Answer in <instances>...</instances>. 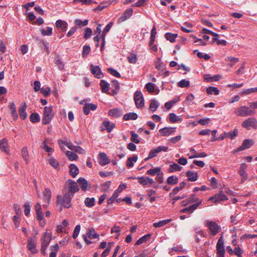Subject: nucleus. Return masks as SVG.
<instances>
[{
  "instance_id": "obj_1",
  "label": "nucleus",
  "mask_w": 257,
  "mask_h": 257,
  "mask_svg": "<svg viewBox=\"0 0 257 257\" xmlns=\"http://www.w3.org/2000/svg\"><path fill=\"white\" fill-rule=\"evenodd\" d=\"M73 196L72 194H69L66 193L63 197L61 196H57V202L61 205L59 210H62V207L65 208H69L71 206V199Z\"/></svg>"
},
{
  "instance_id": "obj_2",
  "label": "nucleus",
  "mask_w": 257,
  "mask_h": 257,
  "mask_svg": "<svg viewBox=\"0 0 257 257\" xmlns=\"http://www.w3.org/2000/svg\"><path fill=\"white\" fill-rule=\"evenodd\" d=\"M54 115L55 112L53 111L52 106L44 107L42 118L43 124L45 125L49 124L51 120L53 119Z\"/></svg>"
},
{
  "instance_id": "obj_3",
  "label": "nucleus",
  "mask_w": 257,
  "mask_h": 257,
  "mask_svg": "<svg viewBox=\"0 0 257 257\" xmlns=\"http://www.w3.org/2000/svg\"><path fill=\"white\" fill-rule=\"evenodd\" d=\"M51 240V234L49 233L46 232L43 237L41 239V251L43 255L46 254V249L48 246Z\"/></svg>"
},
{
  "instance_id": "obj_4",
  "label": "nucleus",
  "mask_w": 257,
  "mask_h": 257,
  "mask_svg": "<svg viewBox=\"0 0 257 257\" xmlns=\"http://www.w3.org/2000/svg\"><path fill=\"white\" fill-rule=\"evenodd\" d=\"M206 225L209 230L210 234L213 236L216 235L221 229L220 226L213 221L207 220Z\"/></svg>"
},
{
  "instance_id": "obj_5",
  "label": "nucleus",
  "mask_w": 257,
  "mask_h": 257,
  "mask_svg": "<svg viewBox=\"0 0 257 257\" xmlns=\"http://www.w3.org/2000/svg\"><path fill=\"white\" fill-rule=\"evenodd\" d=\"M168 149V147L166 146H159L156 148H154L152 149L149 154L148 157L144 159L145 161H147L157 156L158 154L160 152L163 151V152H167Z\"/></svg>"
},
{
  "instance_id": "obj_6",
  "label": "nucleus",
  "mask_w": 257,
  "mask_h": 257,
  "mask_svg": "<svg viewBox=\"0 0 257 257\" xmlns=\"http://www.w3.org/2000/svg\"><path fill=\"white\" fill-rule=\"evenodd\" d=\"M134 99L138 108H142L144 106V99L141 91H137L135 93Z\"/></svg>"
},
{
  "instance_id": "obj_7",
  "label": "nucleus",
  "mask_w": 257,
  "mask_h": 257,
  "mask_svg": "<svg viewBox=\"0 0 257 257\" xmlns=\"http://www.w3.org/2000/svg\"><path fill=\"white\" fill-rule=\"evenodd\" d=\"M242 125L248 130L250 129V127L257 129V121L253 117H249L242 122Z\"/></svg>"
},
{
  "instance_id": "obj_8",
  "label": "nucleus",
  "mask_w": 257,
  "mask_h": 257,
  "mask_svg": "<svg viewBox=\"0 0 257 257\" xmlns=\"http://www.w3.org/2000/svg\"><path fill=\"white\" fill-rule=\"evenodd\" d=\"M228 198L227 196L221 191H219L218 193L215 194L214 196L210 197L209 200L212 201L213 203H217L221 201H225Z\"/></svg>"
},
{
  "instance_id": "obj_9",
  "label": "nucleus",
  "mask_w": 257,
  "mask_h": 257,
  "mask_svg": "<svg viewBox=\"0 0 257 257\" xmlns=\"http://www.w3.org/2000/svg\"><path fill=\"white\" fill-rule=\"evenodd\" d=\"M235 113L238 116H246L251 115L254 113V111L246 106H243L240 107L239 109L235 112Z\"/></svg>"
},
{
  "instance_id": "obj_10",
  "label": "nucleus",
  "mask_w": 257,
  "mask_h": 257,
  "mask_svg": "<svg viewBox=\"0 0 257 257\" xmlns=\"http://www.w3.org/2000/svg\"><path fill=\"white\" fill-rule=\"evenodd\" d=\"M68 190L67 193L72 194L74 196L75 193L79 190L78 186L76 182L71 180H68Z\"/></svg>"
},
{
  "instance_id": "obj_11",
  "label": "nucleus",
  "mask_w": 257,
  "mask_h": 257,
  "mask_svg": "<svg viewBox=\"0 0 257 257\" xmlns=\"http://www.w3.org/2000/svg\"><path fill=\"white\" fill-rule=\"evenodd\" d=\"M27 247L32 253H36L38 251L36 248V241L35 238L32 237L28 238Z\"/></svg>"
},
{
  "instance_id": "obj_12",
  "label": "nucleus",
  "mask_w": 257,
  "mask_h": 257,
  "mask_svg": "<svg viewBox=\"0 0 257 257\" xmlns=\"http://www.w3.org/2000/svg\"><path fill=\"white\" fill-rule=\"evenodd\" d=\"M254 142L252 140L245 139L243 141L241 145L236 149L235 152H239L247 149H249L254 144Z\"/></svg>"
},
{
  "instance_id": "obj_13",
  "label": "nucleus",
  "mask_w": 257,
  "mask_h": 257,
  "mask_svg": "<svg viewBox=\"0 0 257 257\" xmlns=\"http://www.w3.org/2000/svg\"><path fill=\"white\" fill-rule=\"evenodd\" d=\"M98 163L102 166H104L110 162V159L104 153H100L98 154Z\"/></svg>"
},
{
  "instance_id": "obj_14",
  "label": "nucleus",
  "mask_w": 257,
  "mask_h": 257,
  "mask_svg": "<svg viewBox=\"0 0 257 257\" xmlns=\"http://www.w3.org/2000/svg\"><path fill=\"white\" fill-rule=\"evenodd\" d=\"M202 201L199 200L197 203L191 205V206L185 208L181 210V213H192L197 207L201 204Z\"/></svg>"
},
{
  "instance_id": "obj_15",
  "label": "nucleus",
  "mask_w": 257,
  "mask_h": 257,
  "mask_svg": "<svg viewBox=\"0 0 257 257\" xmlns=\"http://www.w3.org/2000/svg\"><path fill=\"white\" fill-rule=\"evenodd\" d=\"M90 71L97 78H100L103 76L100 68L98 66H94L91 65L90 66Z\"/></svg>"
},
{
  "instance_id": "obj_16",
  "label": "nucleus",
  "mask_w": 257,
  "mask_h": 257,
  "mask_svg": "<svg viewBox=\"0 0 257 257\" xmlns=\"http://www.w3.org/2000/svg\"><path fill=\"white\" fill-rule=\"evenodd\" d=\"M35 210L38 220H43L44 218V214L42 211V207L40 203H37L35 205Z\"/></svg>"
},
{
  "instance_id": "obj_17",
  "label": "nucleus",
  "mask_w": 257,
  "mask_h": 257,
  "mask_svg": "<svg viewBox=\"0 0 257 257\" xmlns=\"http://www.w3.org/2000/svg\"><path fill=\"white\" fill-rule=\"evenodd\" d=\"M137 179L139 180V183L143 186H145L148 183L152 185L155 183L154 181L149 177H140Z\"/></svg>"
},
{
  "instance_id": "obj_18",
  "label": "nucleus",
  "mask_w": 257,
  "mask_h": 257,
  "mask_svg": "<svg viewBox=\"0 0 257 257\" xmlns=\"http://www.w3.org/2000/svg\"><path fill=\"white\" fill-rule=\"evenodd\" d=\"M97 106L93 103H86L83 106V110L85 115L89 113L90 110H95L97 109Z\"/></svg>"
},
{
  "instance_id": "obj_19",
  "label": "nucleus",
  "mask_w": 257,
  "mask_h": 257,
  "mask_svg": "<svg viewBox=\"0 0 257 257\" xmlns=\"http://www.w3.org/2000/svg\"><path fill=\"white\" fill-rule=\"evenodd\" d=\"M27 108V104L25 102H24L22 106L19 109V114L20 115V117L23 119L25 120L26 119L27 117V113L26 112Z\"/></svg>"
},
{
  "instance_id": "obj_20",
  "label": "nucleus",
  "mask_w": 257,
  "mask_h": 257,
  "mask_svg": "<svg viewBox=\"0 0 257 257\" xmlns=\"http://www.w3.org/2000/svg\"><path fill=\"white\" fill-rule=\"evenodd\" d=\"M176 127H165L159 130L160 133L164 136H168L175 131Z\"/></svg>"
},
{
  "instance_id": "obj_21",
  "label": "nucleus",
  "mask_w": 257,
  "mask_h": 257,
  "mask_svg": "<svg viewBox=\"0 0 257 257\" xmlns=\"http://www.w3.org/2000/svg\"><path fill=\"white\" fill-rule=\"evenodd\" d=\"M246 165L244 163L241 164L240 166L239 174L241 177V182H243L247 179V175L246 172L245 171V169H246Z\"/></svg>"
},
{
  "instance_id": "obj_22",
  "label": "nucleus",
  "mask_w": 257,
  "mask_h": 257,
  "mask_svg": "<svg viewBox=\"0 0 257 257\" xmlns=\"http://www.w3.org/2000/svg\"><path fill=\"white\" fill-rule=\"evenodd\" d=\"M58 144L61 150H62V145L66 146L70 150L72 151H74L76 147V146L73 145V144L71 142L63 141L61 140L58 141Z\"/></svg>"
},
{
  "instance_id": "obj_23",
  "label": "nucleus",
  "mask_w": 257,
  "mask_h": 257,
  "mask_svg": "<svg viewBox=\"0 0 257 257\" xmlns=\"http://www.w3.org/2000/svg\"><path fill=\"white\" fill-rule=\"evenodd\" d=\"M108 114L112 117H118L122 115V110L118 108L110 109L108 111Z\"/></svg>"
},
{
  "instance_id": "obj_24",
  "label": "nucleus",
  "mask_w": 257,
  "mask_h": 257,
  "mask_svg": "<svg viewBox=\"0 0 257 257\" xmlns=\"http://www.w3.org/2000/svg\"><path fill=\"white\" fill-rule=\"evenodd\" d=\"M220 251L225 252L224 246V240L222 235L219 237L216 244V252Z\"/></svg>"
},
{
  "instance_id": "obj_25",
  "label": "nucleus",
  "mask_w": 257,
  "mask_h": 257,
  "mask_svg": "<svg viewBox=\"0 0 257 257\" xmlns=\"http://www.w3.org/2000/svg\"><path fill=\"white\" fill-rule=\"evenodd\" d=\"M56 27L62 30L63 32H65L67 28V23L63 20H58L56 22Z\"/></svg>"
},
{
  "instance_id": "obj_26",
  "label": "nucleus",
  "mask_w": 257,
  "mask_h": 257,
  "mask_svg": "<svg viewBox=\"0 0 257 257\" xmlns=\"http://www.w3.org/2000/svg\"><path fill=\"white\" fill-rule=\"evenodd\" d=\"M0 150L7 154L9 153V149L8 148V141L6 139L0 140Z\"/></svg>"
},
{
  "instance_id": "obj_27",
  "label": "nucleus",
  "mask_w": 257,
  "mask_h": 257,
  "mask_svg": "<svg viewBox=\"0 0 257 257\" xmlns=\"http://www.w3.org/2000/svg\"><path fill=\"white\" fill-rule=\"evenodd\" d=\"M186 177L189 181L194 182L197 180L198 176L197 172L188 171L186 172Z\"/></svg>"
},
{
  "instance_id": "obj_28",
  "label": "nucleus",
  "mask_w": 257,
  "mask_h": 257,
  "mask_svg": "<svg viewBox=\"0 0 257 257\" xmlns=\"http://www.w3.org/2000/svg\"><path fill=\"white\" fill-rule=\"evenodd\" d=\"M51 191L49 188H46L43 192V201L49 203L51 199Z\"/></svg>"
},
{
  "instance_id": "obj_29",
  "label": "nucleus",
  "mask_w": 257,
  "mask_h": 257,
  "mask_svg": "<svg viewBox=\"0 0 257 257\" xmlns=\"http://www.w3.org/2000/svg\"><path fill=\"white\" fill-rule=\"evenodd\" d=\"M69 174L73 178L79 173V169L78 167L73 164H71L69 167Z\"/></svg>"
},
{
  "instance_id": "obj_30",
  "label": "nucleus",
  "mask_w": 257,
  "mask_h": 257,
  "mask_svg": "<svg viewBox=\"0 0 257 257\" xmlns=\"http://www.w3.org/2000/svg\"><path fill=\"white\" fill-rule=\"evenodd\" d=\"M10 108L11 109V115L14 120H17L18 118V115L17 113L16 107L14 102H12L10 104Z\"/></svg>"
},
{
  "instance_id": "obj_31",
  "label": "nucleus",
  "mask_w": 257,
  "mask_h": 257,
  "mask_svg": "<svg viewBox=\"0 0 257 257\" xmlns=\"http://www.w3.org/2000/svg\"><path fill=\"white\" fill-rule=\"evenodd\" d=\"M77 183L80 186L83 191H86L88 189V182L86 179L83 178H79L77 180Z\"/></svg>"
},
{
  "instance_id": "obj_32",
  "label": "nucleus",
  "mask_w": 257,
  "mask_h": 257,
  "mask_svg": "<svg viewBox=\"0 0 257 257\" xmlns=\"http://www.w3.org/2000/svg\"><path fill=\"white\" fill-rule=\"evenodd\" d=\"M206 92L207 94L209 95L214 94L215 95H217L219 93V90L216 87L209 86L208 88H207Z\"/></svg>"
},
{
  "instance_id": "obj_33",
  "label": "nucleus",
  "mask_w": 257,
  "mask_h": 257,
  "mask_svg": "<svg viewBox=\"0 0 257 257\" xmlns=\"http://www.w3.org/2000/svg\"><path fill=\"white\" fill-rule=\"evenodd\" d=\"M21 154L23 158L25 161L26 164L29 163V156L27 147H24L21 151Z\"/></svg>"
},
{
  "instance_id": "obj_34",
  "label": "nucleus",
  "mask_w": 257,
  "mask_h": 257,
  "mask_svg": "<svg viewBox=\"0 0 257 257\" xmlns=\"http://www.w3.org/2000/svg\"><path fill=\"white\" fill-rule=\"evenodd\" d=\"M138 118V114L135 112L126 113L123 116V119L125 120H136Z\"/></svg>"
},
{
  "instance_id": "obj_35",
  "label": "nucleus",
  "mask_w": 257,
  "mask_h": 257,
  "mask_svg": "<svg viewBox=\"0 0 257 257\" xmlns=\"http://www.w3.org/2000/svg\"><path fill=\"white\" fill-rule=\"evenodd\" d=\"M138 160V157L137 156H133L132 157H129L127 159L126 165L128 168H132L134 166V162H136Z\"/></svg>"
},
{
  "instance_id": "obj_36",
  "label": "nucleus",
  "mask_w": 257,
  "mask_h": 257,
  "mask_svg": "<svg viewBox=\"0 0 257 257\" xmlns=\"http://www.w3.org/2000/svg\"><path fill=\"white\" fill-rule=\"evenodd\" d=\"M101 91L103 93H106L109 89V84L104 80H101L100 83Z\"/></svg>"
},
{
  "instance_id": "obj_37",
  "label": "nucleus",
  "mask_w": 257,
  "mask_h": 257,
  "mask_svg": "<svg viewBox=\"0 0 257 257\" xmlns=\"http://www.w3.org/2000/svg\"><path fill=\"white\" fill-rule=\"evenodd\" d=\"M30 121L33 123L39 122L40 121L41 118L39 114L37 113H33L30 116Z\"/></svg>"
},
{
  "instance_id": "obj_38",
  "label": "nucleus",
  "mask_w": 257,
  "mask_h": 257,
  "mask_svg": "<svg viewBox=\"0 0 257 257\" xmlns=\"http://www.w3.org/2000/svg\"><path fill=\"white\" fill-rule=\"evenodd\" d=\"M103 126L106 128L108 133H110L112 130L114 128V123L110 124L109 121H104L103 122Z\"/></svg>"
},
{
  "instance_id": "obj_39",
  "label": "nucleus",
  "mask_w": 257,
  "mask_h": 257,
  "mask_svg": "<svg viewBox=\"0 0 257 257\" xmlns=\"http://www.w3.org/2000/svg\"><path fill=\"white\" fill-rule=\"evenodd\" d=\"M178 178L176 176H171L168 178L167 183L171 185H176L178 182Z\"/></svg>"
},
{
  "instance_id": "obj_40",
  "label": "nucleus",
  "mask_w": 257,
  "mask_h": 257,
  "mask_svg": "<svg viewBox=\"0 0 257 257\" xmlns=\"http://www.w3.org/2000/svg\"><path fill=\"white\" fill-rule=\"evenodd\" d=\"M159 103L158 101L156 99H153L151 101L150 104V109L153 111L154 112L157 110L158 107L159 105Z\"/></svg>"
},
{
  "instance_id": "obj_41",
  "label": "nucleus",
  "mask_w": 257,
  "mask_h": 257,
  "mask_svg": "<svg viewBox=\"0 0 257 257\" xmlns=\"http://www.w3.org/2000/svg\"><path fill=\"white\" fill-rule=\"evenodd\" d=\"M161 172V169L159 167H156L153 169L148 170L146 174L151 176L157 175Z\"/></svg>"
},
{
  "instance_id": "obj_42",
  "label": "nucleus",
  "mask_w": 257,
  "mask_h": 257,
  "mask_svg": "<svg viewBox=\"0 0 257 257\" xmlns=\"http://www.w3.org/2000/svg\"><path fill=\"white\" fill-rule=\"evenodd\" d=\"M157 34V30L156 27L154 26L151 31L150 41L149 42V45L151 46L153 45L155 42V37Z\"/></svg>"
},
{
  "instance_id": "obj_43",
  "label": "nucleus",
  "mask_w": 257,
  "mask_h": 257,
  "mask_svg": "<svg viewBox=\"0 0 257 257\" xmlns=\"http://www.w3.org/2000/svg\"><path fill=\"white\" fill-rule=\"evenodd\" d=\"M88 237L90 239H94L97 238L99 237V235L96 233V232L93 229H88V231L87 233Z\"/></svg>"
},
{
  "instance_id": "obj_44",
  "label": "nucleus",
  "mask_w": 257,
  "mask_h": 257,
  "mask_svg": "<svg viewBox=\"0 0 257 257\" xmlns=\"http://www.w3.org/2000/svg\"><path fill=\"white\" fill-rule=\"evenodd\" d=\"M66 155L69 160L72 161L76 160L78 158V156L76 153L69 151H66Z\"/></svg>"
},
{
  "instance_id": "obj_45",
  "label": "nucleus",
  "mask_w": 257,
  "mask_h": 257,
  "mask_svg": "<svg viewBox=\"0 0 257 257\" xmlns=\"http://www.w3.org/2000/svg\"><path fill=\"white\" fill-rule=\"evenodd\" d=\"M182 169V167L179 166L178 164L176 163H173V164H171L170 165V168L169 169V172H173L175 171H179Z\"/></svg>"
},
{
  "instance_id": "obj_46",
  "label": "nucleus",
  "mask_w": 257,
  "mask_h": 257,
  "mask_svg": "<svg viewBox=\"0 0 257 257\" xmlns=\"http://www.w3.org/2000/svg\"><path fill=\"white\" fill-rule=\"evenodd\" d=\"M171 220H172V219H171L163 220L160 221L159 222L154 223L153 224V226L156 228L160 227L163 226L167 224V223H169L171 221Z\"/></svg>"
},
{
  "instance_id": "obj_47",
  "label": "nucleus",
  "mask_w": 257,
  "mask_h": 257,
  "mask_svg": "<svg viewBox=\"0 0 257 257\" xmlns=\"http://www.w3.org/2000/svg\"><path fill=\"white\" fill-rule=\"evenodd\" d=\"M151 236V234H147L140 238H139L136 242V245H140L145 242H146L149 239H150Z\"/></svg>"
},
{
  "instance_id": "obj_48",
  "label": "nucleus",
  "mask_w": 257,
  "mask_h": 257,
  "mask_svg": "<svg viewBox=\"0 0 257 257\" xmlns=\"http://www.w3.org/2000/svg\"><path fill=\"white\" fill-rule=\"evenodd\" d=\"M49 164L55 169L59 170L60 169L58 162L53 157L50 158L49 160Z\"/></svg>"
},
{
  "instance_id": "obj_49",
  "label": "nucleus",
  "mask_w": 257,
  "mask_h": 257,
  "mask_svg": "<svg viewBox=\"0 0 257 257\" xmlns=\"http://www.w3.org/2000/svg\"><path fill=\"white\" fill-rule=\"evenodd\" d=\"M225 61H229V63L228 65L232 67L235 64L239 62V59L235 57H228L225 59Z\"/></svg>"
},
{
  "instance_id": "obj_50",
  "label": "nucleus",
  "mask_w": 257,
  "mask_h": 257,
  "mask_svg": "<svg viewBox=\"0 0 257 257\" xmlns=\"http://www.w3.org/2000/svg\"><path fill=\"white\" fill-rule=\"evenodd\" d=\"M177 37V34H172L171 33H167L165 34V38L167 40L170 41L171 42H174L176 38Z\"/></svg>"
},
{
  "instance_id": "obj_51",
  "label": "nucleus",
  "mask_w": 257,
  "mask_h": 257,
  "mask_svg": "<svg viewBox=\"0 0 257 257\" xmlns=\"http://www.w3.org/2000/svg\"><path fill=\"white\" fill-rule=\"evenodd\" d=\"M181 120V118L179 116L176 115L175 113H170L169 114V120L171 122H173V123L177 122Z\"/></svg>"
},
{
  "instance_id": "obj_52",
  "label": "nucleus",
  "mask_w": 257,
  "mask_h": 257,
  "mask_svg": "<svg viewBox=\"0 0 257 257\" xmlns=\"http://www.w3.org/2000/svg\"><path fill=\"white\" fill-rule=\"evenodd\" d=\"M177 85L181 88L188 87L190 86V81L185 79H182L178 83Z\"/></svg>"
},
{
  "instance_id": "obj_53",
  "label": "nucleus",
  "mask_w": 257,
  "mask_h": 257,
  "mask_svg": "<svg viewBox=\"0 0 257 257\" xmlns=\"http://www.w3.org/2000/svg\"><path fill=\"white\" fill-rule=\"evenodd\" d=\"M131 135V140L132 142L136 144H139L140 141L138 139L139 136L135 133L134 131H131L130 133Z\"/></svg>"
},
{
  "instance_id": "obj_54",
  "label": "nucleus",
  "mask_w": 257,
  "mask_h": 257,
  "mask_svg": "<svg viewBox=\"0 0 257 257\" xmlns=\"http://www.w3.org/2000/svg\"><path fill=\"white\" fill-rule=\"evenodd\" d=\"M95 199L94 198H86L85 199L84 203L85 205L88 207H91L94 206Z\"/></svg>"
},
{
  "instance_id": "obj_55",
  "label": "nucleus",
  "mask_w": 257,
  "mask_h": 257,
  "mask_svg": "<svg viewBox=\"0 0 257 257\" xmlns=\"http://www.w3.org/2000/svg\"><path fill=\"white\" fill-rule=\"evenodd\" d=\"M113 25V22H110L105 27L101 35V37H105L106 34L109 32L111 28Z\"/></svg>"
},
{
  "instance_id": "obj_56",
  "label": "nucleus",
  "mask_w": 257,
  "mask_h": 257,
  "mask_svg": "<svg viewBox=\"0 0 257 257\" xmlns=\"http://www.w3.org/2000/svg\"><path fill=\"white\" fill-rule=\"evenodd\" d=\"M41 32L43 36H51L52 35V28L50 27H47V30L42 29L41 30Z\"/></svg>"
},
{
  "instance_id": "obj_57",
  "label": "nucleus",
  "mask_w": 257,
  "mask_h": 257,
  "mask_svg": "<svg viewBox=\"0 0 257 257\" xmlns=\"http://www.w3.org/2000/svg\"><path fill=\"white\" fill-rule=\"evenodd\" d=\"M155 87V84L151 82H149L145 85V88L147 89L149 92L151 93L154 92Z\"/></svg>"
},
{
  "instance_id": "obj_58",
  "label": "nucleus",
  "mask_w": 257,
  "mask_h": 257,
  "mask_svg": "<svg viewBox=\"0 0 257 257\" xmlns=\"http://www.w3.org/2000/svg\"><path fill=\"white\" fill-rule=\"evenodd\" d=\"M90 51V47L89 46L84 45L83 47V51L82 56L84 58H86Z\"/></svg>"
},
{
  "instance_id": "obj_59",
  "label": "nucleus",
  "mask_w": 257,
  "mask_h": 257,
  "mask_svg": "<svg viewBox=\"0 0 257 257\" xmlns=\"http://www.w3.org/2000/svg\"><path fill=\"white\" fill-rule=\"evenodd\" d=\"M107 71L111 75H112V76H114L115 77L120 78V77H121L120 74H119V73L118 72H117L116 70H115V69H113V68H108L107 69Z\"/></svg>"
},
{
  "instance_id": "obj_60",
  "label": "nucleus",
  "mask_w": 257,
  "mask_h": 257,
  "mask_svg": "<svg viewBox=\"0 0 257 257\" xmlns=\"http://www.w3.org/2000/svg\"><path fill=\"white\" fill-rule=\"evenodd\" d=\"M75 24L79 26H87L88 24V20H85L84 21H82L81 20L79 19H76L74 21Z\"/></svg>"
},
{
  "instance_id": "obj_61",
  "label": "nucleus",
  "mask_w": 257,
  "mask_h": 257,
  "mask_svg": "<svg viewBox=\"0 0 257 257\" xmlns=\"http://www.w3.org/2000/svg\"><path fill=\"white\" fill-rule=\"evenodd\" d=\"M220 76L219 75H215L213 77L206 76L204 79L207 81L208 82H212V81H217L219 79Z\"/></svg>"
},
{
  "instance_id": "obj_62",
  "label": "nucleus",
  "mask_w": 257,
  "mask_h": 257,
  "mask_svg": "<svg viewBox=\"0 0 257 257\" xmlns=\"http://www.w3.org/2000/svg\"><path fill=\"white\" fill-rule=\"evenodd\" d=\"M189 203H193L195 202H198L200 200L199 198L195 196L194 194H191L187 199Z\"/></svg>"
},
{
  "instance_id": "obj_63",
  "label": "nucleus",
  "mask_w": 257,
  "mask_h": 257,
  "mask_svg": "<svg viewBox=\"0 0 257 257\" xmlns=\"http://www.w3.org/2000/svg\"><path fill=\"white\" fill-rule=\"evenodd\" d=\"M80 227H81L80 225H79V224L75 226L74 231H73V235H72V237L74 239L76 238L77 237V236H78L80 230Z\"/></svg>"
},
{
  "instance_id": "obj_64",
  "label": "nucleus",
  "mask_w": 257,
  "mask_h": 257,
  "mask_svg": "<svg viewBox=\"0 0 257 257\" xmlns=\"http://www.w3.org/2000/svg\"><path fill=\"white\" fill-rule=\"evenodd\" d=\"M40 91L45 97H47L50 94L51 89L49 87H47L46 88L43 87L41 89Z\"/></svg>"
}]
</instances>
